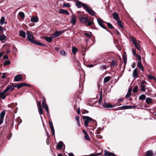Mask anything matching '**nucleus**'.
I'll return each instance as SVG.
<instances>
[{"instance_id":"bf43d9fd","label":"nucleus","mask_w":156,"mask_h":156,"mask_svg":"<svg viewBox=\"0 0 156 156\" xmlns=\"http://www.w3.org/2000/svg\"><path fill=\"white\" fill-rule=\"evenodd\" d=\"M132 51L133 55L136 56L137 54H136L135 49H132Z\"/></svg>"},{"instance_id":"338daca9","label":"nucleus","mask_w":156,"mask_h":156,"mask_svg":"<svg viewBox=\"0 0 156 156\" xmlns=\"http://www.w3.org/2000/svg\"><path fill=\"white\" fill-rule=\"evenodd\" d=\"M3 27L0 26V32L2 33L3 32Z\"/></svg>"},{"instance_id":"69168bd1","label":"nucleus","mask_w":156,"mask_h":156,"mask_svg":"<svg viewBox=\"0 0 156 156\" xmlns=\"http://www.w3.org/2000/svg\"><path fill=\"white\" fill-rule=\"evenodd\" d=\"M49 125L50 127L53 126L52 122L49 120Z\"/></svg>"},{"instance_id":"de8ad7c7","label":"nucleus","mask_w":156,"mask_h":156,"mask_svg":"<svg viewBox=\"0 0 156 156\" xmlns=\"http://www.w3.org/2000/svg\"><path fill=\"white\" fill-rule=\"evenodd\" d=\"M10 64V62L9 60H7L5 61L3 63V65L4 66H6Z\"/></svg>"},{"instance_id":"9b49d317","label":"nucleus","mask_w":156,"mask_h":156,"mask_svg":"<svg viewBox=\"0 0 156 156\" xmlns=\"http://www.w3.org/2000/svg\"><path fill=\"white\" fill-rule=\"evenodd\" d=\"M146 83V82L144 80L141 83L140 87H141L140 91H144L145 90V87H146L145 84Z\"/></svg>"},{"instance_id":"0e129e2a","label":"nucleus","mask_w":156,"mask_h":156,"mask_svg":"<svg viewBox=\"0 0 156 156\" xmlns=\"http://www.w3.org/2000/svg\"><path fill=\"white\" fill-rule=\"evenodd\" d=\"M89 113V111H87V110H84V111H83L82 112V114H84L85 113Z\"/></svg>"},{"instance_id":"8fccbe9b","label":"nucleus","mask_w":156,"mask_h":156,"mask_svg":"<svg viewBox=\"0 0 156 156\" xmlns=\"http://www.w3.org/2000/svg\"><path fill=\"white\" fill-rule=\"evenodd\" d=\"M102 101V92H101L100 93V98L99 100L98 103L100 104H101Z\"/></svg>"},{"instance_id":"c85d7f7f","label":"nucleus","mask_w":156,"mask_h":156,"mask_svg":"<svg viewBox=\"0 0 156 156\" xmlns=\"http://www.w3.org/2000/svg\"><path fill=\"white\" fill-rule=\"evenodd\" d=\"M83 34L88 37L91 38V37L92 33L90 32H89V33H86V32H84Z\"/></svg>"},{"instance_id":"f704fd0d","label":"nucleus","mask_w":156,"mask_h":156,"mask_svg":"<svg viewBox=\"0 0 156 156\" xmlns=\"http://www.w3.org/2000/svg\"><path fill=\"white\" fill-rule=\"evenodd\" d=\"M118 108L120 110H123V109H129V106L128 105L123 106L122 107H119Z\"/></svg>"},{"instance_id":"c9c22d12","label":"nucleus","mask_w":156,"mask_h":156,"mask_svg":"<svg viewBox=\"0 0 156 156\" xmlns=\"http://www.w3.org/2000/svg\"><path fill=\"white\" fill-rule=\"evenodd\" d=\"M47 105L46 104V100L44 96H43V100L42 101V106L44 107V106Z\"/></svg>"},{"instance_id":"37998d69","label":"nucleus","mask_w":156,"mask_h":156,"mask_svg":"<svg viewBox=\"0 0 156 156\" xmlns=\"http://www.w3.org/2000/svg\"><path fill=\"white\" fill-rule=\"evenodd\" d=\"M20 17L21 18H24L25 17L24 13L23 12H20L19 13Z\"/></svg>"},{"instance_id":"5701e85b","label":"nucleus","mask_w":156,"mask_h":156,"mask_svg":"<svg viewBox=\"0 0 156 156\" xmlns=\"http://www.w3.org/2000/svg\"><path fill=\"white\" fill-rule=\"evenodd\" d=\"M19 35L23 38H25L26 37V33L22 30L20 31Z\"/></svg>"},{"instance_id":"aec40b11","label":"nucleus","mask_w":156,"mask_h":156,"mask_svg":"<svg viewBox=\"0 0 156 156\" xmlns=\"http://www.w3.org/2000/svg\"><path fill=\"white\" fill-rule=\"evenodd\" d=\"M59 13L63 14H66L67 15H68L69 14V12L67 10L62 9H60L59 10Z\"/></svg>"},{"instance_id":"680f3d73","label":"nucleus","mask_w":156,"mask_h":156,"mask_svg":"<svg viewBox=\"0 0 156 156\" xmlns=\"http://www.w3.org/2000/svg\"><path fill=\"white\" fill-rule=\"evenodd\" d=\"M93 23H94L93 22L89 21L87 23V25L88 26H90Z\"/></svg>"},{"instance_id":"774afa93","label":"nucleus","mask_w":156,"mask_h":156,"mask_svg":"<svg viewBox=\"0 0 156 156\" xmlns=\"http://www.w3.org/2000/svg\"><path fill=\"white\" fill-rule=\"evenodd\" d=\"M75 119L77 121H79L80 117L79 116H77L75 117Z\"/></svg>"},{"instance_id":"c756f323","label":"nucleus","mask_w":156,"mask_h":156,"mask_svg":"<svg viewBox=\"0 0 156 156\" xmlns=\"http://www.w3.org/2000/svg\"><path fill=\"white\" fill-rule=\"evenodd\" d=\"M134 45H135V47L138 50L140 51L141 50V47L138 43H136L135 44H134Z\"/></svg>"},{"instance_id":"ddd939ff","label":"nucleus","mask_w":156,"mask_h":156,"mask_svg":"<svg viewBox=\"0 0 156 156\" xmlns=\"http://www.w3.org/2000/svg\"><path fill=\"white\" fill-rule=\"evenodd\" d=\"M103 107L106 108H112L115 106V105H111L109 103H106L105 102L103 104Z\"/></svg>"},{"instance_id":"13d9d810","label":"nucleus","mask_w":156,"mask_h":156,"mask_svg":"<svg viewBox=\"0 0 156 156\" xmlns=\"http://www.w3.org/2000/svg\"><path fill=\"white\" fill-rule=\"evenodd\" d=\"M154 77V76L148 74L147 75V77L149 80L152 79Z\"/></svg>"},{"instance_id":"20e7f679","label":"nucleus","mask_w":156,"mask_h":156,"mask_svg":"<svg viewBox=\"0 0 156 156\" xmlns=\"http://www.w3.org/2000/svg\"><path fill=\"white\" fill-rule=\"evenodd\" d=\"M80 22L82 23H85L88 21V19L87 17H84L80 15L77 16Z\"/></svg>"},{"instance_id":"39448f33","label":"nucleus","mask_w":156,"mask_h":156,"mask_svg":"<svg viewBox=\"0 0 156 156\" xmlns=\"http://www.w3.org/2000/svg\"><path fill=\"white\" fill-rule=\"evenodd\" d=\"M87 5V4L83 3L78 0H77L76 2V6L79 8H80L81 7V6H82L85 9Z\"/></svg>"},{"instance_id":"cd10ccee","label":"nucleus","mask_w":156,"mask_h":156,"mask_svg":"<svg viewBox=\"0 0 156 156\" xmlns=\"http://www.w3.org/2000/svg\"><path fill=\"white\" fill-rule=\"evenodd\" d=\"M123 60L124 63L125 65H126V64L127 60V58L126 53L125 52L124 54L123 55Z\"/></svg>"},{"instance_id":"ea45409f","label":"nucleus","mask_w":156,"mask_h":156,"mask_svg":"<svg viewBox=\"0 0 156 156\" xmlns=\"http://www.w3.org/2000/svg\"><path fill=\"white\" fill-rule=\"evenodd\" d=\"M109 67V66H107L106 65H101L100 66V69L101 70L106 69L107 67L108 68Z\"/></svg>"},{"instance_id":"393cba45","label":"nucleus","mask_w":156,"mask_h":156,"mask_svg":"<svg viewBox=\"0 0 156 156\" xmlns=\"http://www.w3.org/2000/svg\"><path fill=\"white\" fill-rule=\"evenodd\" d=\"M137 66L142 71H144V69L143 66L141 63V61L138 62Z\"/></svg>"},{"instance_id":"49530a36","label":"nucleus","mask_w":156,"mask_h":156,"mask_svg":"<svg viewBox=\"0 0 156 156\" xmlns=\"http://www.w3.org/2000/svg\"><path fill=\"white\" fill-rule=\"evenodd\" d=\"M60 54L64 56H66L67 55L66 52L64 50H62L60 51Z\"/></svg>"},{"instance_id":"f3484780","label":"nucleus","mask_w":156,"mask_h":156,"mask_svg":"<svg viewBox=\"0 0 156 156\" xmlns=\"http://www.w3.org/2000/svg\"><path fill=\"white\" fill-rule=\"evenodd\" d=\"M117 63L113 59H112L111 63L109 66H110L111 68L112 69L114 68L115 66H117Z\"/></svg>"},{"instance_id":"9d476101","label":"nucleus","mask_w":156,"mask_h":156,"mask_svg":"<svg viewBox=\"0 0 156 156\" xmlns=\"http://www.w3.org/2000/svg\"><path fill=\"white\" fill-rule=\"evenodd\" d=\"M22 76L20 74L16 75L14 77V80L16 82L21 81L22 80Z\"/></svg>"},{"instance_id":"a19ab883","label":"nucleus","mask_w":156,"mask_h":156,"mask_svg":"<svg viewBox=\"0 0 156 156\" xmlns=\"http://www.w3.org/2000/svg\"><path fill=\"white\" fill-rule=\"evenodd\" d=\"M146 97V96L145 95L143 94L139 96V99L141 100H144L145 99Z\"/></svg>"},{"instance_id":"4468645a","label":"nucleus","mask_w":156,"mask_h":156,"mask_svg":"<svg viewBox=\"0 0 156 156\" xmlns=\"http://www.w3.org/2000/svg\"><path fill=\"white\" fill-rule=\"evenodd\" d=\"M64 30H61L59 31H56L54 34V36L55 37H57L61 35V34H62L64 32Z\"/></svg>"},{"instance_id":"5fc2aeb1","label":"nucleus","mask_w":156,"mask_h":156,"mask_svg":"<svg viewBox=\"0 0 156 156\" xmlns=\"http://www.w3.org/2000/svg\"><path fill=\"white\" fill-rule=\"evenodd\" d=\"M131 93L127 92V94L125 96V98L127 99L129 98L131 95Z\"/></svg>"},{"instance_id":"7ed1b4c3","label":"nucleus","mask_w":156,"mask_h":156,"mask_svg":"<svg viewBox=\"0 0 156 156\" xmlns=\"http://www.w3.org/2000/svg\"><path fill=\"white\" fill-rule=\"evenodd\" d=\"M87 12L90 15L92 16H95L96 14V13L88 5L85 9Z\"/></svg>"},{"instance_id":"79ce46f5","label":"nucleus","mask_w":156,"mask_h":156,"mask_svg":"<svg viewBox=\"0 0 156 156\" xmlns=\"http://www.w3.org/2000/svg\"><path fill=\"white\" fill-rule=\"evenodd\" d=\"M131 41H132L133 43L134 44L137 43L136 42V39L135 37H133V36H132L131 38Z\"/></svg>"},{"instance_id":"f03ea898","label":"nucleus","mask_w":156,"mask_h":156,"mask_svg":"<svg viewBox=\"0 0 156 156\" xmlns=\"http://www.w3.org/2000/svg\"><path fill=\"white\" fill-rule=\"evenodd\" d=\"M97 21L98 24L101 27L103 28L104 29L106 30L107 31L109 32H110V31L108 30L107 28V27L105 26L104 23H105L106 22L105 21L102 19L100 18H98L97 19Z\"/></svg>"},{"instance_id":"423d86ee","label":"nucleus","mask_w":156,"mask_h":156,"mask_svg":"<svg viewBox=\"0 0 156 156\" xmlns=\"http://www.w3.org/2000/svg\"><path fill=\"white\" fill-rule=\"evenodd\" d=\"M27 40L31 43H33L34 41V37L33 34H30L29 32L28 31H27Z\"/></svg>"},{"instance_id":"09e8293b","label":"nucleus","mask_w":156,"mask_h":156,"mask_svg":"<svg viewBox=\"0 0 156 156\" xmlns=\"http://www.w3.org/2000/svg\"><path fill=\"white\" fill-rule=\"evenodd\" d=\"M43 107L44 108H45L46 111V112L47 113V114L49 113V108H48V107L47 105H45L44 106V107Z\"/></svg>"},{"instance_id":"b1692460","label":"nucleus","mask_w":156,"mask_h":156,"mask_svg":"<svg viewBox=\"0 0 156 156\" xmlns=\"http://www.w3.org/2000/svg\"><path fill=\"white\" fill-rule=\"evenodd\" d=\"M146 103L148 104L153 103V101L152 98H147L146 99Z\"/></svg>"},{"instance_id":"6e6552de","label":"nucleus","mask_w":156,"mask_h":156,"mask_svg":"<svg viewBox=\"0 0 156 156\" xmlns=\"http://www.w3.org/2000/svg\"><path fill=\"white\" fill-rule=\"evenodd\" d=\"M15 85H14L13 83H11V85H8L6 88L5 89V91L7 92L9 90H10V91H12L14 90L15 87H15Z\"/></svg>"},{"instance_id":"052dcab7","label":"nucleus","mask_w":156,"mask_h":156,"mask_svg":"<svg viewBox=\"0 0 156 156\" xmlns=\"http://www.w3.org/2000/svg\"><path fill=\"white\" fill-rule=\"evenodd\" d=\"M6 73H3V74H2V76H1V78L2 79H3L6 78Z\"/></svg>"},{"instance_id":"473e14b6","label":"nucleus","mask_w":156,"mask_h":156,"mask_svg":"<svg viewBox=\"0 0 156 156\" xmlns=\"http://www.w3.org/2000/svg\"><path fill=\"white\" fill-rule=\"evenodd\" d=\"M117 21V22L118 24L119 25L120 27L123 29H124V25L122 24L121 21L119 20Z\"/></svg>"},{"instance_id":"0eeeda50","label":"nucleus","mask_w":156,"mask_h":156,"mask_svg":"<svg viewBox=\"0 0 156 156\" xmlns=\"http://www.w3.org/2000/svg\"><path fill=\"white\" fill-rule=\"evenodd\" d=\"M25 86L30 87L31 85L30 84H27L25 83H19L15 85L14 87H16L18 89H19Z\"/></svg>"},{"instance_id":"603ef678","label":"nucleus","mask_w":156,"mask_h":156,"mask_svg":"<svg viewBox=\"0 0 156 156\" xmlns=\"http://www.w3.org/2000/svg\"><path fill=\"white\" fill-rule=\"evenodd\" d=\"M63 6L64 7H69L71 6L70 5H69V4L68 3H64L63 4Z\"/></svg>"},{"instance_id":"72a5a7b5","label":"nucleus","mask_w":156,"mask_h":156,"mask_svg":"<svg viewBox=\"0 0 156 156\" xmlns=\"http://www.w3.org/2000/svg\"><path fill=\"white\" fill-rule=\"evenodd\" d=\"M111 77L110 76H107L105 78L104 80V83H107L111 79Z\"/></svg>"},{"instance_id":"4c0bfd02","label":"nucleus","mask_w":156,"mask_h":156,"mask_svg":"<svg viewBox=\"0 0 156 156\" xmlns=\"http://www.w3.org/2000/svg\"><path fill=\"white\" fill-rule=\"evenodd\" d=\"M78 51L77 49L75 47H73L72 48V51L73 55H75L76 53Z\"/></svg>"},{"instance_id":"f8f14e48","label":"nucleus","mask_w":156,"mask_h":156,"mask_svg":"<svg viewBox=\"0 0 156 156\" xmlns=\"http://www.w3.org/2000/svg\"><path fill=\"white\" fill-rule=\"evenodd\" d=\"M104 156H116L114 153L111 152L106 150L104 151Z\"/></svg>"},{"instance_id":"7c9ffc66","label":"nucleus","mask_w":156,"mask_h":156,"mask_svg":"<svg viewBox=\"0 0 156 156\" xmlns=\"http://www.w3.org/2000/svg\"><path fill=\"white\" fill-rule=\"evenodd\" d=\"M105 23L107 24L108 27L110 29H114V27L111 23L107 22Z\"/></svg>"},{"instance_id":"a878e982","label":"nucleus","mask_w":156,"mask_h":156,"mask_svg":"<svg viewBox=\"0 0 156 156\" xmlns=\"http://www.w3.org/2000/svg\"><path fill=\"white\" fill-rule=\"evenodd\" d=\"M146 155L147 156H153L154 155L153 152L151 150L148 151H147Z\"/></svg>"},{"instance_id":"4d7b16f0","label":"nucleus","mask_w":156,"mask_h":156,"mask_svg":"<svg viewBox=\"0 0 156 156\" xmlns=\"http://www.w3.org/2000/svg\"><path fill=\"white\" fill-rule=\"evenodd\" d=\"M101 130V127H99L98 128V129L97 130V133L98 134H99L100 133V131Z\"/></svg>"},{"instance_id":"2eb2a0df","label":"nucleus","mask_w":156,"mask_h":156,"mask_svg":"<svg viewBox=\"0 0 156 156\" xmlns=\"http://www.w3.org/2000/svg\"><path fill=\"white\" fill-rule=\"evenodd\" d=\"M63 144V142L62 141L58 142L56 146L57 149L59 150L61 149L62 148Z\"/></svg>"},{"instance_id":"6e6d98bb","label":"nucleus","mask_w":156,"mask_h":156,"mask_svg":"<svg viewBox=\"0 0 156 156\" xmlns=\"http://www.w3.org/2000/svg\"><path fill=\"white\" fill-rule=\"evenodd\" d=\"M135 56L137 58L138 60L139 61H141V58L140 55L137 54Z\"/></svg>"},{"instance_id":"4be33fe9","label":"nucleus","mask_w":156,"mask_h":156,"mask_svg":"<svg viewBox=\"0 0 156 156\" xmlns=\"http://www.w3.org/2000/svg\"><path fill=\"white\" fill-rule=\"evenodd\" d=\"M39 20L37 16H33L31 17V21L32 22L36 23Z\"/></svg>"},{"instance_id":"e433bc0d","label":"nucleus","mask_w":156,"mask_h":156,"mask_svg":"<svg viewBox=\"0 0 156 156\" xmlns=\"http://www.w3.org/2000/svg\"><path fill=\"white\" fill-rule=\"evenodd\" d=\"M6 37V36L3 34L0 35V40L1 41H2L5 40Z\"/></svg>"},{"instance_id":"e2e57ef3","label":"nucleus","mask_w":156,"mask_h":156,"mask_svg":"<svg viewBox=\"0 0 156 156\" xmlns=\"http://www.w3.org/2000/svg\"><path fill=\"white\" fill-rule=\"evenodd\" d=\"M12 133H9L8 134V136H7V139H8L9 140L10 139V138L12 136Z\"/></svg>"},{"instance_id":"2f4dec72","label":"nucleus","mask_w":156,"mask_h":156,"mask_svg":"<svg viewBox=\"0 0 156 156\" xmlns=\"http://www.w3.org/2000/svg\"><path fill=\"white\" fill-rule=\"evenodd\" d=\"M5 114V110L3 111L0 114V118L4 119V116Z\"/></svg>"},{"instance_id":"a18cd8bd","label":"nucleus","mask_w":156,"mask_h":156,"mask_svg":"<svg viewBox=\"0 0 156 156\" xmlns=\"http://www.w3.org/2000/svg\"><path fill=\"white\" fill-rule=\"evenodd\" d=\"M5 18L4 16H2L1 17V20H0V24L2 25L4 23V21L5 20Z\"/></svg>"},{"instance_id":"dca6fc26","label":"nucleus","mask_w":156,"mask_h":156,"mask_svg":"<svg viewBox=\"0 0 156 156\" xmlns=\"http://www.w3.org/2000/svg\"><path fill=\"white\" fill-rule=\"evenodd\" d=\"M33 44H35L40 46H42L43 47H45L46 46V45L44 44L43 43H41L39 41H35L34 40V42L33 43Z\"/></svg>"},{"instance_id":"c03bdc74","label":"nucleus","mask_w":156,"mask_h":156,"mask_svg":"<svg viewBox=\"0 0 156 156\" xmlns=\"http://www.w3.org/2000/svg\"><path fill=\"white\" fill-rule=\"evenodd\" d=\"M138 89V87L137 85H136L135 86L133 90V93H136L137 92Z\"/></svg>"},{"instance_id":"864d4df0","label":"nucleus","mask_w":156,"mask_h":156,"mask_svg":"<svg viewBox=\"0 0 156 156\" xmlns=\"http://www.w3.org/2000/svg\"><path fill=\"white\" fill-rule=\"evenodd\" d=\"M50 128L51 129V131L52 133V135H55V132L54 126H52V127H50Z\"/></svg>"},{"instance_id":"f257e3e1","label":"nucleus","mask_w":156,"mask_h":156,"mask_svg":"<svg viewBox=\"0 0 156 156\" xmlns=\"http://www.w3.org/2000/svg\"><path fill=\"white\" fill-rule=\"evenodd\" d=\"M82 118L85 120L84 125L86 127L89 126V123H90V127L92 128L96 127L97 126V121L93 119L88 116H82Z\"/></svg>"},{"instance_id":"412c9836","label":"nucleus","mask_w":156,"mask_h":156,"mask_svg":"<svg viewBox=\"0 0 156 156\" xmlns=\"http://www.w3.org/2000/svg\"><path fill=\"white\" fill-rule=\"evenodd\" d=\"M138 75V70L136 69H135L133 71V76L134 78H136L137 77Z\"/></svg>"},{"instance_id":"6ab92c4d","label":"nucleus","mask_w":156,"mask_h":156,"mask_svg":"<svg viewBox=\"0 0 156 156\" xmlns=\"http://www.w3.org/2000/svg\"><path fill=\"white\" fill-rule=\"evenodd\" d=\"M112 15L114 19H115L116 20L118 21V20H120L119 16L117 13H113Z\"/></svg>"},{"instance_id":"bb28decb","label":"nucleus","mask_w":156,"mask_h":156,"mask_svg":"<svg viewBox=\"0 0 156 156\" xmlns=\"http://www.w3.org/2000/svg\"><path fill=\"white\" fill-rule=\"evenodd\" d=\"M44 39L48 42L51 43L52 41V38L51 37H48L47 36L44 37Z\"/></svg>"},{"instance_id":"3c124183","label":"nucleus","mask_w":156,"mask_h":156,"mask_svg":"<svg viewBox=\"0 0 156 156\" xmlns=\"http://www.w3.org/2000/svg\"><path fill=\"white\" fill-rule=\"evenodd\" d=\"M84 139L86 140H87L88 141L90 140V138L88 133L85 135V136H84Z\"/></svg>"},{"instance_id":"1a4fd4ad","label":"nucleus","mask_w":156,"mask_h":156,"mask_svg":"<svg viewBox=\"0 0 156 156\" xmlns=\"http://www.w3.org/2000/svg\"><path fill=\"white\" fill-rule=\"evenodd\" d=\"M76 16L74 15H72V19L70 20L71 23L73 25H75L76 23Z\"/></svg>"},{"instance_id":"a211bd4d","label":"nucleus","mask_w":156,"mask_h":156,"mask_svg":"<svg viewBox=\"0 0 156 156\" xmlns=\"http://www.w3.org/2000/svg\"><path fill=\"white\" fill-rule=\"evenodd\" d=\"M7 92L5 91V90L3 92L0 93V98H2L3 99H5L6 97V94L5 93Z\"/></svg>"},{"instance_id":"58836bf2","label":"nucleus","mask_w":156,"mask_h":156,"mask_svg":"<svg viewBox=\"0 0 156 156\" xmlns=\"http://www.w3.org/2000/svg\"><path fill=\"white\" fill-rule=\"evenodd\" d=\"M38 111L40 115H42L43 114V109L41 107H38Z\"/></svg>"}]
</instances>
